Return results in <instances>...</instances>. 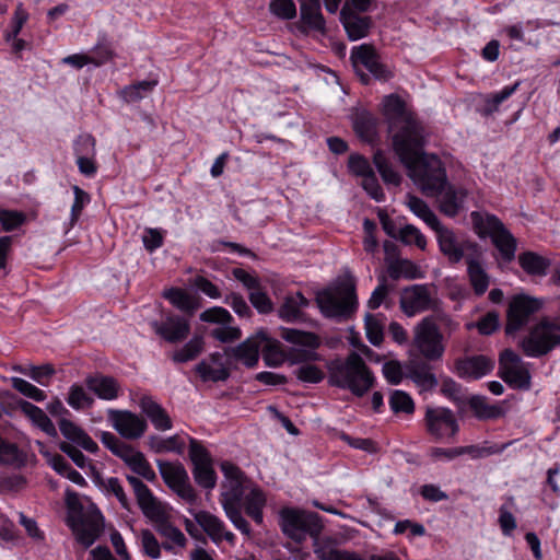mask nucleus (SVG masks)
<instances>
[{"instance_id":"7c9ffc66","label":"nucleus","mask_w":560,"mask_h":560,"mask_svg":"<svg viewBox=\"0 0 560 560\" xmlns=\"http://www.w3.org/2000/svg\"><path fill=\"white\" fill-rule=\"evenodd\" d=\"M301 20L310 28L324 31L325 19L320 10V0H300Z\"/></svg>"},{"instance_id":"13d9d810","label":"nucleus","mask_w":560,"mask_h":560,"mask_svg":"<svg viewBox=\"0 0 560 560\" xmlns=\"http://www.w3.org/2000/svg\"><path fill=\"white\" fill-rule=\"evenodd\" d=\"M500 326L499 315L495 312H488L477 323L467 324V329L477 328L481 335H491Z\"/></svg>"},{"instance_id":"c756f323","label":"nucleus","mask_w":560,"mask_h":560,"mask_svg":"<svg viewBox=\"0 0 560 560\" xmlns=\"http://www.w3.org/2000/svg\"><path fill=\"white\" fill-rule=\"evenodd\" d=\"M265 337L247 338L237 347L232 349L233 357L242 361L247 368H254L259 360V350Z\"/></svg>"},{"instance_id":"338daca9","label":"nucleus","mask_w":560,"mask_h":560,"mask_svg":"<svg viewBox=\"0 0 560 560\" xmlns=\"http://www.w3.org/2000/svg\"><path fill=\"white\" fill-rule=\"evenodd\" d=\"M201 322L215 323V324H229L233 320L232 315L228 310L221 306H213L203 311L199 316Z\"/></svg>"},{"instance_id":"7ed1b4c3","label":"nucleus","mask_w":560,"mask_h":560,"mask_svg":"<svg viewBox=\"0 0 560 560\" xmlns=\"http://www.w3.org/2000/svg\"><path fill=\"white\" fill-rule=\"evenodd\" d=\"M225 478L222 492H231L234 488L240 492V509H244L257 525L264 523V509L267 497L264 490L253 482L235 464L224 460L220 465Z\"/></svg>"},{"instance_id":"0eeeda50","label":"nucleus","mask_w":560,"mask_h":560,"mask_svg":"<svg viewBox=\"0 0 560 560\" xmlns=\"http://www.w3.org/2000/svg\"><path fill=\"white\" fill-rule=\"evenodd\" d=\"M279 518L282 533L298 544L303 542L307 537L317 539L323 530V524L316 513L283 508Z\"/></svg>"},{"instance_id":"4468645a","label":"nucleus","mask_w":560,"mask_h":560,"mask_svg":"<svg viewBox=\"0 0 560 560\" xmlns=\"http://www.w3.org/2000/svg\"><path fill=\"white\" fill-rule=\"evenodd\" d=\"M424 420L428 432L436 440L453 438L459 430L455 415L448 408H428Z\"/></svg>"},{"instance_id":"f03ea898","label":"nucleus","mask_w":560,"mask_h":560,"mask_svg":"<svg viewBox=\"0 0 560 560\" xmlns=\"http://www.w3.org/2000/svg\"><path fill=\"white\" fill-rule=\"evenodd\" d=\"M327 368L328 383L349 390L357 397H362L374 386L373 373L355 351H351L346 358L331 360Z\"/></svg>"},{"instance_id":"473e14b6","label":"nucleus","mask_w":560,"mask_h":560,"mask_svg":"<svg viewBox=\"0 0 560 560\" xmlns=\"http://www.w3.org/2000/svg\"><path fill=\"white\" fill-rule=\"evenodd\" d=\"M518 264L527 275L534 277H545L550 267L549 259L530 250L518 255Z\"/></svg>"},{"instance_id":"423d86ee","label":"nucleus","mask_w":560,"mask_h":560,"mask_svg":"<svg viewBox=\"0 0 560 560\" xmlns=\"http://www.w3.org/2000/svg\"><path fill=\"white\" fill-rule=\"evenodd\" d=\"M471 221L480 237L491 238L501 261L509 264L514 260L517 241L498 217L474 211Z\"/></svg>"},{"instance_id":"8fccbe9b","label":"nucleus","mask_w":560,"mask_h":560,"mask_svg":"<svg viewBox=\"0 0 560 560\" xmlns=\"http://www.w3.org/2000/svg\"><path fill=\"white\" fill-rule=\"evenodd\" d=\"M0 463L20 467L25 463L24 454L14 443L4 441L0 436Z\"/></svg>"},{"instance_id":"20e7f679","label":"nucleus","mask_w":560,"mask_h":560,"mask_svg":"<svg viewBox=\"0 0 560 560\" xmlns=\"http://www.w3.org/2000/svg\"><path fill=\"white\" fill-rule=\"evenodd\" d=\"M280 336L294 345L289 352L291 361L304 363L294 371L296 377L305 383H319L324 378V373L316 365L310 364V362L319 360V354L316 351L320 345L318 337L313 332L294 328H282Z\"/></svg>"},{"instance_id":"72a5a7b5","label":"nucleus","mask_w":560,"mask_h":560,"mask_svg":"<svg viewBox=\"0 0 560 560\" xmlns=\"http://www.w3.org/2000/svg\"><path fill=\"white\" fill-rule=\"evenodd\" d=\"M23 413L47 435L57 436V429L43 409L28 401L21 402Z\"/></svg>"},{"instance_id":"ddd939ff","label":"nucleus","mask_w":560,"mask_h":560,"mask_svg":"<svg viewBox=\"0 0 560 560\" xmlns=\"http://www.w3.org/2000/svg\"><path fill=\"white\" fill-rule=\"evenodd\" d=\"M541 306L542 302L538 299L526 294L514 295L509 304L505 332L512 335L523 328Z\"/></svg>"},{"instance_id":"2f4dec72","label":"nucleus","mask_w":560,"mask_h":560,"mask_svg":"<svg viewBox=\"0 0 560 560\" xmlns=\"http://www.w3.org/2000/svg\"><path fill=\"white\" fill-rule=\"evenodd\" d=\"M164 298L167 299L176 308L184 312L188 318L192 316L200 306L198 300L194 295L179 288H172L167 290L164 293Z\"/></svg>"},{"instance_id":"f3484780","label":"nucleus","mask_w":560,"mask_h":560,"mask_svg":"<svg viewBox=\"0 0 560 560\" xmlns=\"http://www.w3.org/2000/svg\"><path fill=\"white\" fill-rule=\"evenodd\" d=\"M108 419L113 428L125 439H139L145 432V420L128 410H108Z\"/></svg>"},{"instance_id":"a211bd4d","label":"nucleus","mask_w":560,"mask_h":560,"mask_svg":"<svg viewBox=\"0 0 560 560\" xmlns=\"http://www.w3.org/2000/svg\"><path fill=\"white\" fill-rule=\"evenodd\" d=\"M195 521L207 533L210 539L219 546L223 540L234 546L236 536L231 530L226 529L225 523L218 516L207 512L199 511L192 513Z\"/></svg>"},{"instance_id":"3c124183","label":"nucleus","mask_w":560,"mask_h":560,"mask_svg":"<svg viewBox=\"0 0 560 560\" xmlns=\"http://www.w3.org/2000/svg\"><path fill=\"white\" fill-rule=\"evenodd\" d=\"M68 405L74 410L90 408L94 404V399L85 392V389L77 384L69 388L67 398Z\"/></svg>"},{"instance_id":"052dcab7","label":"nucleus","mask_w":560,"mask_h":560,"mask_svg":"<svg viewBox=\"0 0 560 560\" xmlns=\"http://www.w3.org/2000/svg\"><path fill=\"white\" fill-rule=\"evenodd\" d=\"M520 86V82H515L512 85H506L500 91L490 94L486 100V106L489 112H494L499 106L506 101L512 94L516 92Z\"/></svg>"},{"instance_id":"1a4fd4ad","label":"nucleus","mask_w":560,"mask_h":560,"mask_svg":"<svg viewBox=\"0 0 560 560\" xmlns=\"http://www.w3.org/2000/svg\"><path fill=\"white\" fill-rule=\"evenodd\" d=\"M443 339L433 316H425L415 327L413 346L428 361L442 359L445 351Z\"/></svg>"},{"instance_id":"393cba45","label":"nucleus","mask_w":560,"mask_h":560,"mask_svg":"<svg viewBox=\"0 0 560 560\" xmlns=\"http://www.w3.org/2000/svg\"><path fill=\"white\" fill-rule=\"evenodd\" d=\"M433 197L438 198L440 210L447 217H455L464 206L466 191L448 183Z\"/></svg>"},{"instance_id":"58836bf2","label":"nucleus","mask_w":560,"mask_h":560,"mask_svg":"<svg viewBox=\"0 0 560 560\" xmlns=\"http://www.w3.org/2000/svg\"><path fill=\"white\" fill-rule=\"evenodd\" d=\"M149 444L151 450L158 454L175 453L183 455L185 451V441L178 434H174L166 439L153 435L150 436Z\"/></svg>"},{"instance_id":"c85d7f7f","label":"nucleus","mask_w":560,"mask_h":560,"mask_svg":"<svg viewBox=\"0 0 560 560\" xmlns=\"http://www.w3.org/2000/svg\"><path fill=\"white\" fill-rule=\"evenodd\" d=\"M352 126L355 135L365 142H373L377 136V119L366 110L353 114Z\"/></svg>"},{"instance_id":"a878e982","label":"nucleus","mask_w":560,"mask_h":560,"mask_svg":"<svg viewBox=\"0 0 560 560\" xmlns=\"http://www.w3.org/2000/svg\"><path fill=\"white\" fill-rule=\"evenodd\" d=\"M59 430L61 434L70 442L77 444L89 453H96L97 444L92 438L78 424L67 418L59 419Z\"/></svg>"},{"instance_id":"bb28decb","label":"nucleus","mask_w":560,"mask_h":560,"mask_svg":"<svg viewBox=\"0 0 560 560\" xmlns=\"http://www.w3.org/2000/svg\"><path fill=\"white\" fill-rule=\"evenodd\" d=\"M85 384L100 399L114 400L119 396L120 385L112 376L103 374L88 376Z\"/></svg>"},{"instance_id":"a19ab883","label":"nucleus","mask_w":560,"mask_h":560,"mask_svg":"<svg viewBox=\"0 0 560 560\" xmlns=\"http://www.w3.org/2000/svg\"><path fill=\"white\" fill-rule=\"evenodd\" d=\"M407 206L418 218L423 220L425 224L430 226L432 230L440 229V220L422 199L412 195H408Z\"/></svg>"},{"instance_id":"603ef678","label":"nucleus","mask_w":560,"mask_h":560,"mask_svg":"<svg viewBox=\"0 0 560 560\" xmlns=\"http://www.w3.org/2000/svg\"><path fill=\"white\" fill-rule=\"evenodd\" d=\"M156 522V529L161 536H163L164 538L167 539V541H171L173 545L177 547H185L187 539L178 527L174 526L172 523L167 521H163L162 518L161 521Z\"/></svg>"},{"instance_id":"2eb2a0df","label":"nucleus","mask_w":560,"mask_h":560,"mask_svg":"<svg viewBox=\"0 0 560 560\" xmlns=\"http://www.w3.org/2000/svg\"><path fill=\"white\" fill-rule=\"evenodd\" d=\"M400 308L409 317L432 310L435 300L427 284H413L405 288L400 294Z\"/></svg>"},{"instance_id":"ea45409f","label":"nucleus","mask_w":560,"mask_h":560,"mask_svg":"<svg viewBox=\"0 0 560 560\" xmlns=\"http://www.w3.org/2000/svg\"><path fill=\"white\" fill-rule=\"evenodd\" d=\"M14 371L32 378L42 386H48L50 378L55 375L56 370L51 364L43 365H18Z\"/></svg>"},{"instance_id":"9d476101","label":"nucleus","mask_w":560,"mask_h":560,"mask_svg":"<svg viewBox=\"0 0 560 560\" xmlns=\"http://www.w3.org/2000/svg\"><path fill=\"white\" fill-rule=\"evenodd\" d=\"M159 472L166 486L174 491L182 500L195 504L197 494L192 488L188 472L179 462H167L158 459Z\"/></svg>"},{"instance_id":"a18cd8bd","label":"nucleus","mask_w":560,"mask_h":560,"mask_svg":"<svg viewBox=\"0 0 560 560\" xmlns=\"http://www.w3.org/2000/svg\"><path fill=\"white\" fill-rule=\"evenodd\" d=\"M384 316L368 313L364 317L366 338L373 346H380L384 338Z\"/></svg>"},{"instance_id":"6e6552de","label":"nucleus","mask_w":560,"mask_h":560,"mask_svg":"<svg viewBox=\"0 0 560 560\" xmlns=\"http://www.w3.org/2000/svg\"><path fill=\"white\" fill-rule=\"evenodd\" d=\"M350 59L362 83H370V74L380 81H388L393 78L392 70L383 63L376 49L369 44L354 46L350 52Z\"/></svg>"},{"instance_id":"f8f14e48","label":"nucleus","mask_w":560,"mask_h":560,"mask_svg":"<svg viewBox=\"0 0 560 560\" xmlns=\"http://www.w3.org/2000/svg\"><path fill=\"white\" fill-rule=\"evenodd\" d=\"M189 458L192 476L198 486L211 490L217 485V474L208 450L196 439L189 438Z\"/></svg>"},{"instance_id":"4be33fe9","label":"nucleus","mask_w":560,"mask_h":560,"mask_svg":"<svg viewBox=\"0 0 560 560\" xmlns=\"http://www.w3.org/2000/svg\"><path fill=\"white\" fill-rule=\"evenodd\" d=\"M406 371L407 376L420 390H432L439 385V380L433 373L431 364L425 359H411L406 365Z\"/></svg>"},{"instance_id":"79ce46f5","label":"nucleus","mask_w":560,"mask_h":560,"mask_svg":"<svg viewBox=\"0 0 560 560\" xmlns=\"http://www.w3.org/2000/svg\"><path fill=\"white\" fill-rule=\"evenodd\" d=\"M469 406L476 417L482 420L497 419L502 416L501 407L488 404L483 396H472L469 399Z\"/></svg>"},{"instance_id":"5701e85b","label":"nucleus","mask_w":560,"mask_h":560,"mask_svg":"<svg viewBox=\"0 0 560 560\" xmlns=\"http://www.w3.org/2000/svg\"><path fill=\"white\" fill-rule=\"evenodd\" d=\"M220 502L226 517L233 526L243 535L249 537L252 535V528L247 520L242 515L240 509V492L235 488L231 492H222Z\"/></svg>"},{"instance_id":"cd10ccee","label":"nucleus","mask_w":560,"mask_h":560,"mask_svg":"<svg viewBox=\"0 0 560 560\" xmlns=\"http://www.w3.org/2000/svg\"><path fill=\"white\" fill-rule=\"evenodd\" d=\"M308 306V300L301 293L288 294L279 307V316L285 322H299L303 318V310Z\"/></svg>"},{"instance_id":"49530a36","label":"nucleus","mask_w":560,"mask_h":560,"mask_svg":"<svg viewBox=\"0 0 560 560\" xmlns=\"http://www.w3.org/2000/svg\"><path fill=\"white\" fill-rule=\"evenodd\" d=\"M373 162L386 184L398 186L401 182V176L393 168L386 155L382 151L375 152Z\"/></svg>"},{"instance_id":"39448f33","label":"nucleus","mask_w":560,"mask_h":560,"mask_svg":"<svg viewBox=\"0 0 560 560\" xmlns=\"http://www.w3.org/2000/svg\"><path fill=\"white\" fill-rule=\"evenodd\" d=\"M316 303L325 317L337 322L346 320L358 307L354 284L342 282L337 287L324 289L317 293Z\"/></svg>"},{"instance_id":"69168bd1","label":"nucleus","mask_w":560,"mask_h":560,"mask_svg":"<svg viewBox=\"0 0 560 560\" xmlns=\"http://www.w3.org/2000/svg\"><path fill=\"white\" fill-rule=\"evenodd\" d=\"M140 544L143 552L150 558L159 559L161 557V545L149 529H143L141 532Z\"/></svg>"},{"instance_id":"4c0bfd02","label":"nucleus","mask_w":560,"mask_h":560,"mask_svg":"<svg viewBox=\"0 0 560 560\" xmlns=\"http://www.w3.org/2000/svg\"><path fill=\"white\" fill-rule=\"evenodd\" d=\"M203 337L195 335L183 347L175 350L171 358L175 363H186L195 360L203 351Z\"/></svg>"},{"instance_id":"0e129e2a","label":"nucleus","mask_w":560,"mask_h":560,"mask_svg":"<svg viewBox=\"0 0 560 560\" xmlns=\"http://www.w3.org/2000/svg\"><path fill=\"white\" fill-rule=\"evenodd\" d=\"M74 201L70 211V225L73 226L79 220L83 208L90 202V196L79 186H73Z\"/></svg>"},{"instance_id":"6ab92c4d","label":"nucleus","mask_w":560,"mask_h":560,"mask_svg":"<svg viewBox=\"0 0 560 560\" xmlns=\"http://www.w3.org/2000/svg\"><path fill=\"white\" fill-rule=\"evenodd\" d=\"M436 232V238L441 252L448 258L450 262H459L468 249L475 248L476 245L468 241H459L453 231L442 226L433 229Z\"/></svg>"},{"instance_id":"de8ad7c7","label":"nucleus","mask_w":560,"mask_h":560,"mask_svg":"<svg viewBox=\"0 0 560 560\" xmlns=\"http://www.w3.org/2000/svg\"><path fill=\"white\" fill-rule=\"evenodd\" d=\"M502 380L513 387L521 389H528L530 386L529 372L521 366L509 368L503 372H500Z\"/></svg>"},{"instance_id":"4d7b16f0","label":"nucleus","mask_w":560,"mask_h":560,"mask_svg":"<svg viewBox=\"0 0 560 560\" xmlns=\"http://www.w3.org/2000/svg\"><path fill=\"white\" fill-rule=\"evenodd\" d=\"M389 406L395 413H412L415 410V405L411 397L402 390H394L390 394Z\"/></svg>"},{"instance_id":"9b49d317","label":"nucleus","mask_w":560,"mask_h":560,"mask_svg":"<svg viewBox=\"0 0 560 560\" xmlns=\"http://www.w3.org/2000/svg\"><path fill=\"white\" fill-rule=\"evenodd\" d=\"M560 345L558 327L548 322L536 325L521 341L524 353L530 358H539Z\"/></svg>"},{"instance_id":"e2e57ef3","label":"nucleus","mask_w":560,"mask_h":560,"mask_svg":"<svg viewBox=\"0 0 560 560\" xmlns=\"http://www.w3.org/2000/svg\"><path fill=\"white\" fill-rule=\"evenodd\" d=\"M269 10L282 20H292L296 15V7L293 0H273L269 4Z\"/></svg>"},{"instance_id":"412c9836","label":"nucleus","mask_w":560,"mask_h":560,"mask_svg":"<svg viewBox=\"0 0 560 560\" xmlns=\"http://www.w3.org/2000/svg\"><path fill=\"white\" fill-rule=\"evenodd\" d=\"M494 368V361L486 355H472L456 360V373L462 378L478 380L489 374Z\"/></svg>"},{"instance_id":"680f3d73","label":"nucleus","mask_w":560,"mask_h":560,"mask_svg":"<svg viewBox=\"0 0 560 560\" xmlns=\"http://www.w3.org/2000/svg\"><path fill=\"white\" fill-rule=\"evenodd\" d=\"M399 240L407 245H416L420 249H424L427 240L424 235L413 225H405L399 231Z\"/></svg>"},{"instance_id":"37998d69","label":"nucleus","mask_w":560,"mask_h":560,"mask_svg":"<svg viewBox=\"0 0 560 560\" xmlns=\"http://www.w3.org/2000/svg\"><path fill=\"white\" fill-rule=\"evenodd\" d=\"M158 84L155 80H143L128 85L120 91V96L127 103L138 102L144 98Z\"/></svg>"},{"instance_id":"c9c22d12","label":"nucleus","mask_w":560,"mask_h":560,"mask_svg":"<svg viewBox=\"0 0 560 560\" xmlns=\"http://www.w3.org/2000/svg\"><path fill=\"white\" fill-rule=\"evenodd\" d=\"M136 498L139 508L147 517L152 521H161V518H163V509L148 486L139 490L136 493Z\"/></svg>"},{"instance_id":"6e6d98bb","label":"nucleus","mask_w":560,"mask_h":560,"mask_svg":"<svg viewBox=\"0 0 560 560\" xmlns=\"http://www.w3.org/2000/svg\"><path fill=\"white\" fill-rule=\"evenodd\" d=\"M11 385L15 390L35 401L39 402L46 399V394L44 393V390L39 389L32 383L25 381L24 378L11 377Z\"/></svg>"},{"instance_id":"f704fd0d","label":"nucleus","mask_w":560,"mask_h":560,"mask_svg":"<svg viewBox=\"0 0 560 560\" xmlns=\"http://www.w3.org/2000/svg\"><path fill=\"white\" fill-rule=\"evenodd\" d=\"M219 357V354L211 355V359L215 364H210L206 360H202L196 365L195 370L203 382H220L229 378V370L221 363H217Z\"/></svg>"},{"instance_id":"864d4df0","label":"nucleus","mask_w":560,"mask_h":560,"mask_svg":"<svg viewBox=\"0 0 560 560\" xmlns=\"http://www.w3.org/2000/svg\"><path fill=\"white\" fill-rule=\"evenodd\" d=\"M95 138L91 133H81L73 141V153L77 159L81 156H95Z\"/></svg>"},{"instance_id":"c03bdc74","label":"nucleus","mask_w":560,"mask_h":560,"mask_svg":"<svg viewBox=\"0 0 560 560\" xmlns=\"http://www.w3.org/2000/svg\"><path fill=\"white\" fill-rule=\"evenodd\" d=\"M77 540L85 548L94 544L101 533V526L95 521H82L73 527Z\"/></svg>"},{"instance_id":"774afa93","label":"nucleus","mask_w":560,"mask_h":560,"mask_svg":"<svg viewBox=\"0 0 560 560\" xmlns=\"http://www.w3.org/2000/svg\"><path fill=\"white\" fill-rule=\"evenodd\" d=\"M319 560H363L358 553L345 549L330 548L328 550H315Z\"/></svg>"},{"instance_id":"b1692460","label":"nucleus","mask_w":560,"mask_h":560,"mask_svg":"<svg viewBox=\"0 0 560 560\" xmlns=\"http://www.w3.org/2000/svg\"><path fill=\"white\" fill-rule=\"evenodd\" d=\"M138 402L141 411L149 418L156 430L166 431L173 428L172 420L166 410L152 396L141 395Z\"/></svg>"},{"instance_id":"bf43d9fd","label":"nucleus","mask_w":560,"mask_h":560,"mask_svg":"<svg viewBox=\"0 0 560 560\" xmlns=\"http://www.w3.org/2000/svg\"><path fill=\"white\" fill-rule=\"evenodd\" d=\"M416 266L406 259L396 260L389 264L388 275L392 279L397 280L401 276L408 279L417 278Z\"/></svg>"},{"instance_id":"09e8293b","label":"nucleus","mask_w":560,"mask_h":560,"mask_svg":"<svg viewBox=\"0 0 560 560\" xmlns=\"http://www.w3.org/2000/svg\"><path fill=\"white\" fill-rule=\"evenodd\" d=\"M98 487L105 494L114 495L124 509L129 510L128 498L118 478H102L98 480Z\"/></svg>"},{"instance_id":"e433bc0d","label":"nucleus","mask_w":560,"mask_h":560,"mask_svg":"<svg viewBox=\"0 0 560 560\" xmlns=\"http://www.w3.org/2000/svg\"><path fill=\"white\" fill-rule=\"evenodd\" d=\"M466 262L469 280L474 291L477 295H482L488 290L489 277L478 259L471 255L466 257Z\"/></svg>"},{"instance_id":"dca6fc26","label":"nucleus","mask_w":560,"mask_h":560,"mask_svg":"<svg viewBox=\"0 0 560 560\" xmlns=\"http://www.w3.org/2000/svg\"><path fill=\"white\" fill-rule=\"evenodd\" d=\"M151 326L168 343H179L190 334L189 318L177 314H166L162 320H153Z\"/></svg>"},{"instance_id":"aec40b11","label":"nucleus","mask_w":560,"mask_h":560,"mask_svg":"<svg viewBox=\"0 0 560 560\" xmlns=\"http://www.w3.org/2000/svg\"><path fill=\"white\" fill-rule=\"evenodd\" d=\"M362 13L349 9V5H342L340 9V21L352 42L366 37L373 26L372 18Z\"/></svg>"},{"instance_id":"5fc2aeb1","label":"nucleus","mask_w":560,"mask_h":560,"mask_svg":"<svg viewBox=\"0 0 560 560\" xmlns=\"http://www.w3.org/2000/svg\"><path fill=\"white\" fill-rule=\"evenodd\" d=\"M506 447V444H503L501 446L499 445H491V446H480V445H468V446H458L457 447V454L458 456L462 455H469L472 459L487 457L492 454H499L502 453Z\"/></svg>"},{"instance_id":"f257e3e1","label":"nucleus","mask_w":560,"mask_h":560,"mask_svg":"<svg viewBox=\"0 0 560 560\" xmlns=\"http://www.w3.org/2000/svg\"><path fill=\"white\" fill-rule=\"evenodd\" d=\"M383 106L393 149L409 177L425 196L436 195L446 186L447 176L442 161L423 151L428 136L423 124L396 94L387 95Z\"/></svg>"}]
</instances>
